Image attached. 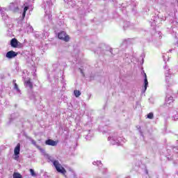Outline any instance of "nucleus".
<instances>
[{
	"instance_id": "nucleus-15",
	"label": "nucleus",
	"mask_w": 178,
	"mask_h": 178,
	"mask_svg": "<svg viewBox=\"0 0 178 178\" xmlns=\"http://www.w3.org/2000/svg\"><path fill=\"white\" fill-rule=\"evenodd\" d=\"M122 26H123V29L124 30H126V29H127V27H129L130 26V22L126 21V22H123V25Z\"/></svg>"
},
{
	"instance_id": "nucleus-28",
	"label": "nucleus",
	"mask_w": 178,
	"mask_h": 178,
	"mask_svg": "<svg viewBox=\"0 0 178 178\" xmlns=\"http://www.w3.org/2000/svg\"><path fill=\"white\" fill-rule=\"evenodd\" d=\"M45 17H48V14H47V15H45Z\"/></svg>"
},
{
	"instance_id": "nucleus-30",
	"label": "nucleus",
	"mask_w": 178,
	"mask_h": 178,
	"mask_svg": "<svg viewBox=\"0 0 178 178\" xmlns=\"http://www.w3.org/2000/svg\"><path fill=\"white\" fill-rule=\"evenodd\" d=\"M81 73H82V74H83V70H81Z\"/></svg>"
},
{
	"instance_id": "nucleus-3",
	"label": "nucleus",
	"mask_w": 178,
	"mask_h": 178,
	"mask_svg": "<svg viewBox=\"0 0 178 178\" xmlns=\"http://www.w3.org/2000/svg\"><path fill=\"white\" fill-rule=\"evenodd\" d=\"M58 38H59V40H63V41H65V42H69L70 40V38L67 34H66V32L65 31H61L58 33Z\"/></svg>"
},
{
	"instance_id": "nucleus-21",
	"label": "nucleus",
	"mask_w": 178,
	"mask_h": 178,
	"mask_svg": "<svg viewBox=\"0 0 178 178\" xmlns=\"http://www.w3.org/2000/svg\"><path fill=\"white\" fill-rule=\"evenodd\" d=\"M16 80H13V83H14V88L15 90H16L18 92H20V89H19V87L17 86V83H15Z\"/></svg>"
},
{
	"instance_id": "nucleus-31",
	"label": "nucleus",
	"mask_w": 178,
	"mask_h": 178,
	"mask_svg": "<svg viewBox=\"0 0 178 178\" xmlns=\"http://www.w3.org/2000/svg\"><path fill=\"white\" fill-rule=\"evenodd\" d=\"M177 96H178V93H177Z\"/></svg>"
},
{
	"instance_id": "nucleus-10",
	"label": "nucleus",
	"mask_w": 178,
	"mask_h": 178,
	"mask_svg": "<svg viewBox=\"0 0 178 178\" xmlns=\"http://www.w3.org/2000/svg\"><path fill=\"white\" fill-rule=\"evenodd\" d=\"M46 145H51V147H56L58 145V143L52 139H48L45 141Z\"/></svg>"
},
{
	"instance_id": "nucleus-7",
	"label": "nucleus",
	"mask_w": 178,
	"mask_h": 178,
	"mask_svg": "<svg viewBox=\"0 0 178 178\" xmlns=\"http://www.w3.org/2000/svg\"><path fill=\"white\" fill-rule=\"evenodd\" d=\"M0 12L1 14V17L3 20H7L8 19V15L5 13V12H8V9L6 8H1L0 7Z\"/></svg>"
},
{
	"instance_id": "nucleus-22",
	"label": "nucleus",
	"mask_w": 178,
	"mask_h": 178,
	"mask_svg": "<svg viewBox=\"0 0 178 178\" xmlns=\"http://www.w3.org/2000/svg\"><path fill=\"white\" fill-rule=\"evenodd\" d=\"M26 31L27 33H33V26L28 25L26 27Z\"/></svg>"
},
{
	"instance_id": "nucleus-18",
	"label": "nucleus",
	"mask_w": 178,
	"mask_h": 178,
	"mask_svg": "<svg viewBox=\"0 0 178 178\" xmlns=\"http://www.w3.org/2000/svg\"><path fill=\"white\" fill-rule=\"evenodd\" d=\"M46 2H47V5L44 7V10H47V8H49L51 5H52L51 0H46Z\"/></svg>"
},
{
	"instance_id": "nucleus-1",
	"label": "nucleus",
	"mask_w": 178,
	"mask_h": 178,
	"mask_svg": "<svg viewBox=\"0 0 178 178\" xmlns=\"http://www.w3.org/2000/svg\"><path fill=\"white\" fill-rule=\"evenodd\" d=\"M108 140L113 145H115V144L121 145L122 144V138H118V135L116 134L111 135L108 138Z\"/></svg>"
},
{
	"instance_id": "nucleus-16",
	"label": "nucleus",
	"mask_w": 178,
	"mask_h": 178,
	"mask_svg": "<svg viewBox=\"0 0 178 178\" xmlns=\"http://www.w3.org/2000/svg\"><path fill=\"white\" fill-rule=\"evenodd\" d=\"M165 102L166 104H168V105L172 104V102H173V97H170L168 99H165Z\"/></svg>"
},
{
	"instance_id": "nucleus-13",
	"label": "nucleus",
	"mask_w": 178,
	"mask_h": 178,
	"mask_svg": "<svg viewBox=\"0 0 178 178\" xmlns=\"http://www.w3.org/2000/svg\"><path fill=\"white\" fill-rule=\"evenodd\" d=\"M144 84V92H145L147 91V88L148 87V79H147V74H145Z\"/></svg>"
},
{
	"instance_id": "nucleus-29",
	"label": "nucleus",
	"mask_w": 178,
	"mask_h": 178,
	"mask_svg": "<svg viewBox=\"0 0 178 178\" xmlns=\"http://www.w3.org/2000/svg\"><path fill=\"white\" fill-rule=\"evenodd\" d=\"M50 16H51V15H49V16H47V17L49 19Z\"/></svg>"
},
{
	"instance_id": "nucleus-8",
	"label": "nucleus",
	"mask_w": 178,
	"mask_h": 178,
	"mask_svg": "<svg viewBox=\"0 0 178 178\" xmlns=\"http://www.w3.org/2000/svg\"><path fill=\"white\" fill-rule=\"evenodd\" d=\"M79 0H64L65 3H67V8H72L76 6V3Z\"/></svg>"
},
{
	"instance_id": "nucleus-2",
	"label": "nucleus",
	"mask_w": 178,
	"mask_h": 178,
	"mask_svg": "<svg viewBox=\"0 0 178 178\" xmlns=\"http://www.w3.org/2000/svg\"><path fill=\"white\" fill-rule=\"evenodd\" d=\"M51 162L53 163L54 166L56 168V170L57 172H58V173H62V175H65V173H66V170L62 166L60 163H59V161L53 160Z\"/></svg>"
},
{
	"instance_id": "nucleus-17",
	"label": "nucleus",
	"mask_w": 178,
	"mask_h": 178,
	"mask_svg": "<svg viewBox=\"0 0 178 178\" xmlns=\"http://www.w3.org/2000/svg\"><path fill=\"white\" fill-rule=\"evenodd\" d=\"M13 178H23L22 177V175H20V173H19V172H14L13 175Z\"/></svg>"
},
{
	"instance_id": "nucleus-6",
	"label": "nucleus",
	"mask_w": 178,
	"mask_h": 178,
	"mask_svg": "<svg viewBox=\"0 0 178 178\" xmlns=\"http://www.w3.org/2000/svg\"><path fill=\"white\" fill-rule=\"evenodd\" d=\"M16 56H17V53H16V51H9L6 54V58H7V59H13V58H16Z\"/></svg>"
},
{
	"instance_id": "nucleus-12",
	"label": "nucleus",
	"mask_w": 178,
	"mask_h": 178,
	"mask_svg": "<svg viewBox=\"0 0 178 178\" xmlns=\"http://www.w3.org/2000/svg\"><path fill=\"white\" fill-rule=\"evenodd\" d=\"M24 86L25 87H27L28 88H33V83H31V81L28 80L24 81Z\"/></svg>"
},
{
	"instance_id": "nucleus-14",
	"label": "nucleus",
	"mask_w": 178,
	"mask_h": 178,
	"mask_svg": "<svg viewBox=\"0 0 178 178\" xmlns=\"http://www.w3.org/2000/svg\"><path fill=\"white\" fill-rule=\"evenodd\" d=\"M31 143L33 144V145H35V147H36V148H38V149H40V151H42V152L44 151V149H42L41 148V147H40L37 145V143L35 142V140H31Z\"/></svg>"
},
{
	"instance_id": "nucleus-9",
	"label": "nucleus",
	"mask_w": 178,
	"mask_h": 178,
	"mask_svg": "<svg viewBox=\"0 0 178 178\" xmlns=\"http://www.w3.org/2000/svg\"><path fill=\"white\" fill-rule=\"evenodd\" d=\"M164 69H165V70H166V72H165V81L167 82V83H169V81H172V79H170V76H170V74H169V67H168V66H165L164 67Z\"/></svg>"
},
{
	"instance_id": "nucleus-23",
	"label": "nucleus",
	"mask_w": 178,
	"mask_h": 178,
	"mask_svg": "<svg viewBox=\"0 0 178 178\" xmlns=\"http://www.w3.org/2000/svg\"><path fill=\"white\" fill-rule=\"evenodd\" d=\"M30 173L31 176H33V177H35V176H37V174H35V172H34V170L33 169H30Z\"/></svg>"
},
{
	"instance_id": "nucleus-26",
	"label": "nucleus",
	"mask_w": 178,
	"mask_h": 178,
	"mask_svg": "<svg viewBox=\"0 0 178 178\" xmlns=\"http://www.w3.org/2000/svg\"><path fill=\"white\" fill-rule=\"evenodd\" d=\"M23 44L20 43V42H17V48H22Z\"/></svg>"
},
{
	"instance_id": "nucleus-4",
	"label": "nucleus",
	"mask_w": 178,
	"mask_h": 178,
	"mask_svg": "<svg viewBox=\"0 0 178 178\" xmlns=\"http://www.w3.org/2000/svg\"><path fill=\"white\" fill-rule=\"evenodd\" d=\"M19 154H20V143H18L14 149V155H15L14 159H15V161H17V159H19Z\"/></svg>"
},
{
	"instance_id": "nucleus-19",
	"label": "nucleus",
	"mask_w": 178,
	"mask_h": 178,
	"mask_svg": "<svg viewBox=\"0 0 178 178\" xmlns=\"http://www.w3.org/2000/svg\"><path fill=\"white\" fill-rule=\"evenodd\" d=\"M27 10H29V7L25 6L24 8V12L22 13V19H24V17H26V13L27 12Z\"/></svg>"
},
{
	"instance_id": "nucleus-20",
	"label": "nucleus",
	"mask_w": 178,
	"mask_h": 178,
	"mask_svg": "<svg viewBox=\"0 0 178 178\" xmlns=\"http://www.w3.org/2000/svg\"><path fill=\"white\" fill-rule=\"evenodd\" d=\"M74 94L76 98H79V96L81 95V92H80V90H74Z\"/></svg>"
},
{
	"instance_id": "nucleus-27",
	"label": "nucleus",
	"mask_w": 178,
	"mask_h": 178,
	"mask_svg": "<svg viewBox=\"0 0 178 178\" xmlns=\"http://www.w3.org/2000/svg\"><path fill=\"white\" fill-rule=\"evenodd\" d=\"M177 119H178V118H176V117H175V120H177Z\"/></svg>"
},
{
	"instance_id": "nucleus-11",
	"label": "nucleus",
	"mask_w": 178,
	"mask_h": 178,
	"mask_svg": "<svg viewBox=\"0 0 178 178\" xmlns=\"http://www.w3.org/2000/svg\"><path fill=\"white\" fill-rule=\"evenodd\" d=\"M19 41L17 40V39L16 38H13L11 40H10V45L13 48H17V42Z\"/></svg>"
},
{
	"instance_id": "nucleus-24",
	"label": "nucleus",
	"mask_w": 178,
	"mask_h": 178,
	"mask_svg": "<svg viewBox=\"0 0 178 178\" xmlns=\"http://www.w3.org/2000/svg\"><path fill=\"white\" fill-rule=\"evenodd\" d=\"M147 118L148 119H154V113H149V114H147Z\"/></svg>"
},
{
	"instance_id": "nucleus-25",
	"label": "nucleus",
	"mask_w": 178,
	"mask_h": 178,
	"mask_svg": "<svg viewBox=\"0 0 178 178\" xmlns=\"http://www.w3.org/2000/svg\"><path fill=\"white\" fill-rule=\"evenodd\" d=\"M92 163H93V165H97V166H99V165H102V163L99 161H94Z\"/></svg>"
},
{
	"instance_id": "nucleus-5",
	"label": "nucleus",
	"mask_w": 178,
	"mask_h": 178,
	"mask_svg": "<svg viewBox=\"0 0 178 178\" xmlns=\"http://www.w3.org/2000/svg\"><path fill=\"white\" fill-rule=\"evenodd\" d=\"M9 9L13 12H17L19 10V4L17 1H15L14 3H10L9 5Z\"/></svg>"
}]
</instances>
